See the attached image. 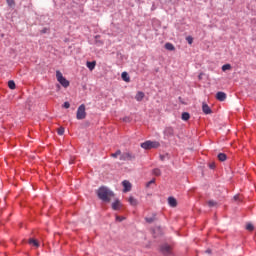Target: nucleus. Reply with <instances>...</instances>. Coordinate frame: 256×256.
<instances>
[{
    "label": "nucleus",
    "instance_id": "obj_1",
    "mask_svg": "<svg viewBox=\"0 0 256 256\" xmlns=\"http://www.w3.org/2000/svg\"><path fill=\"white\" fill-rule=\"evenodd\" d=\"M97 195L101 201H104L105 203H109L111 201V197H113V192L109 190L107 187H100L97 190Z\"/></svg>",
    "mask_w": 256,
    "mask_h": 256
},
{
    "label": "nucleus",
    "instance_id": "obj_2",
    "mask_svg": "<svg viewBox=\"0 0 256 256\" xmlns=\"http://www.w3.org/2000/svg\"><path fill=\"white\" fill-rule=\"evenodd\" d=\"M142 149H159L161 147V144L158 141H145L144 143L141 144Z\"/></svg>",
    "mask_w": 256,
    "mask_h": 256
},
{
    "label": "nucleus",
    "instance_id": "obj_3",
    "mask_svg": "<svg viewBox=\"0 0 256 256\" xmlns=\"http://www.w3.org/2000/svg\"><path fill=\"white\" fill-rule=\"evenodd\" d=\"M56 79L58 83L62 85V87H65V88L69 87L70 85L69 80H67V78L63 76V73H61V71H56Z\"/></svg>",
    "mask_w": 256,
    "mask_h": 256
},
{
    "label": "nucleus",
    "instance_id": "obj_4",
    "mask_svg": "<svg viewBox=\"0 0 256 256\" xmlns=\"http://www.w3.org/2000/svg\"><path fill=\"white\" fill-rule=\"evenodd\" d=\"M85 117H87V112H85V104H82L78 107L76 119L81 120L85 119Z\"/></svg>",
    "mask_w": 256,
    "mask_h": 256
},
{
    "label": "nucleus",
    "instance_id": "obj_5",
    "mask_svg": "<svg viewBox=\"0 0 256 256\" xmlns=\"http://www.w3.org/2000/svg\"><path fill=\"white\" fill-rule=\"evenodd\" d=\"M119 156H120V161L131 159V155L129 153H125L121 155V150H118L115 153L111 154V157H113L114 159H117Z\"/></svg>",
    "mask_w": 256,
    "mask_h": 256
},
{
    "label": "nucleus",
    "instance_id": "obj_6",
    "mask_svg": "<svg viewBox=\"0 0 256 256\" xmlns=\"http://www.w3.org/2000/svg\"><path fill=\"white\" fill-rule=\"evenodd\" d=\"M122 185H123V187H124V189H123V192L124 193H129V191H131V182H129V181H127V180H124L123 182H122Z\"/></svg>",
    "mask_w": 256,
    "mask_h": 256
},
{
    "label": "nucleus",
    "instance_id": "obj_7",
    "mask_svg": "<svg viewBox=\"0 0 256 256\" xmlns=\"http://www.w3.org/2000/svg\"><path fill=\"white\" fill-rule=\"evenodd\" d=\"M216 99H218V101H225V99H227V94L224 92H218L216 94Z\"/></svg>",
    "mask_w": 256,
    "mask_h": 256
},
{
    "label": "nucleus",
    "instance_id": "obj_8",
    "mask_svg": "<svg viewBox=\"0 0 256 256\" xmlns=\"http://www.w3.org/2000/svg\"><path fill=\"white\" fill-rule=\"evenodd\" d=\"M202 111L205 113V115H210L211 113V108L207 104L202 105Z\"/></svg>",
    "mask_w": 256,
    "mask_h": 256
},
{
    "label": "nucleus",
    "instance_id": "obj_9",
    "mask_svg": "<svg viewBox=\"0 0 256 256\" xmlns=\"http://www.w3.org/2000/svg\"><path fill=\"white\" fill-rule=\"evenodd\" d=\"M168 205H170V207H177V200L174 197H169Z\"/></svg>",
    "mask_w": 256,
    "mask_h": 256
},
{
    "label": "nucleus",
    "instance_id": "obj_10",
    "mask_svg": "<svg viewBox=\"0 0 256 256\" xmlns=\"http://www.w3.org/2000/svg\"><path fill=\"white\" fill-rule=\"evenodd\" d=\"M112 209L114 211H119V209H121V202H119V200H116L113 204H112Z\"/></svg>",
    "mask_w": 256,
    "mask_h": 256
},
{
    "label": "nucleus",
    "instance_id": "obj_11",
    "mask_svg": "<svg viewBox=\"0 0 256 256\" xmlns=\"http://www.w3.org/2000/svg\"><path fill=\"white\" fill-rule=\"evenodd\" d=\"M121 77L126 83H129V81H131V78L129 77V74L127 72H122Z\"/></svg>",
    "mask_w": 256,
    "mask_h": 256
},
{
    "label": "nucleus",
    "instance_id": "obj_12",
    "mask_svg": "<svg viewBox=\"0 0 256 256\" xmlns=\"http://www.w3.org/2000/svg\"><path fill=\"white\" fill-rule=\"evenodd\" d=\"M144 98H145V93L137 92V94L135 96L136 101H143Z\"/></svg>",
    "mask_w": 256,
    "mask_h": 256
},
{
    "label": "nucleus",
    "instance_id": "obj_13",
    "mask_svg": "<svg viewBox=\"0 0 256 256\" xmlns=\"http://www.w3.org/2000/svg\"><path fill=\"white\" fill-rule=\"evenodd\" d=\"M95 65H97V62H95V61L87 62V63H86V67H88V69H89L90 71H93V69H95Z\"/></svg>",
    "mask_w": 256,
    "mask_h": 256
},
{
    "label": "nucleus",
    "instance_id": "obj_14",
    "mask_svg": "<svg viewBox=\"0 0 256 256\" xmlns=\"http://www.w3.org/2000/svg\"><path fill=\"white\" fill-rule=\"evenodd\" d=\"M128 202H129L130 205H132L133 207H136V205L138 204L137 199H135L133 196H130V197H129Z\"/></svg>",
    "mask_w": 256,
    "mask_h": 256
},
{
    "label": "nucleus",
    "instance_id": "obj_15",
    "mask_svg": "<svg viewBox=\"0 0 256 256\" xmlns=\"http://www.w3.org/2000/svg\"><path fill=\"white\" fill-rule=\"evenodd\" d=\"M29 245H31L32 247H39V241H37V240H35V239H33V238H31L30 240H29Z\"/></svg>",
    "mask_w": 256,
    "mask_h": 256
},
{
    "label": "nucleus",
    "instance_id": "obj_16",
    "mask_svg": "<svg viewBox=\"0 0 256 256\" xmlns=\"http://www.w3.org/2000/svg\"><path fill=\"white\" fill-rule=\"evenodd\" d=\"M165 49H167L168 51H175V46H173V44L171 43H166Z\"/></svg>",
    "mask_w": 256,
    "mask_h": 256
},
{
    "label": "nucleus",
    "instance_id": "obj_17",
    "mask_svg": "<svg viewBox=\"0 0 256 256\" xmlns=\"http://www.w3.org/2000/svg\"><path fill=\"white\" fill-rule=\"evenodd\" d=\"M219 161H227V155L225 153L218 154Z\"/></svg>",
    "mask_w": 256,
    "mask_h": 256
},
{
    "label": "nucleus",
    "instance_id": "obj_18",
    "mask_svg": "<svg viewBox=\"0 0 256 256\" xmlns=\"http://www.w3.org/2000/svg\"><path fill=\"white\" fill-rule=\"evenodd\" d=\"M190 117L191 116L189 115V113H187V112L182 113V120L183 121H189Z\"/></svg>",
    "mask_w": 256,
    "mask_h": 256
},
{
    "label": "nucleus",
    "instance_id": "obj_19",
    "mask_svg": "<svg viewBox=\"0 0 256 256\" xmlns=\"http://www.w3.org/2000/svg\"><path fill=\"white\" fill-rule=\"evenodd\" d=\"M222 71H231V64H225L222 66Z\"/></svg>",
    "mask_w": 256,
    "mask_h": 256
},
{
    "label": "nucleus",
    "instance_id": "obj_20",
    "mask_svg": "<svg viewBox=\"0 0 256 256\" xmlns=\"http://www.w3.org/2000/svg\"><path fill=\"white\" fill-rule=\"evenodd\" d=\"M8 87H9V89H15V87H16L15 81H13V80L8 81Z\"/></svg>",
    "mask_w": 256,
    "mask_h": 256
},
{
    "label": "nucleus",
    "instance_id": "obj_21",
    "mask_svg": "<svg viewBox=\"0 0 256 256\" xmlns=\"http://www.w3.org/2000/svg\"><path fill=\"white\" fill-rule=\"evenodd\" d=\"M162 251L169 253L171 251V247H169V245H165L164 247H162Z\"/></svg>",
    "mask_w": 256,
    "mask_h": 256
},
{
    "label": "nucleus",
    "instance_id": "obj_22",
    "mask_svg": "<svg viewBox=\"0 0 256 256\" xmlns=\"http://www.w3.org/2000/svg\"><path fill=\"white\" fill-rule=\"evenodd\" d=\"M246 229H247V231H253V229H254L253 224L248 223V224L246 225Z\"/></svg>",
    "mask_w": 256,
    "mask_h": 256
},
{
    "label": "nucleus",
    "instance_id": "obj_23",
    "mask_svg": "<svg viewBox=\"0 0 256 256\" xmlns=\"http://www.w3.org/2000/svg\"><path fill=\"white\" fill-rule=\"evenodd\" d=\"M186 41L189 43V45H193V37L191 36L186 37Z\"/></svg>",
    "mask_w": 256,
    "mask_h": 256
},
{
    "label": "nucleus",
    "instance_id": "obj_24",
    "mask_svg": "<svg viewBox=\"0 0 256 256\" xmlns=\"http://www.w3.org/2000/svg\"><path fill=\"white\" fill-rule=\"evenodd\" d=\"M9 7H13L15 5V0H6Z\"/></svg>",
    "mask_w": 256,
    "mask_h": 256
},
{
    "label": "nucleus",
    "instance_id": "obj_25",
    "mask_svg": "<svg viewBox=\"0 0 256 256\" xmlns=\"http://www.w3.org/2000/svg\"><path fill=\"white\" fill-rule=\"evenodd\" d=\"M153 173H154V175H156L157 177H159V175H161V170H159V169H154V170H153Z\"/></svg>",
    "mask_w": 256,
    "mask_h": 256
},
{
    "label": "nucleus",
    "instance_id": "obj_26",
    "mask_svg": "<svg viewBox=\"0 0 256 256\" xmlns=\"http://www.w3.org/2000/svg\"><path fill=\"white\" fill-rule=\"evenodd\" d=\"M65 133V128L61 127L58 129V135H63Z\"/></svg>",
    "mask_w": 256,
    "mask_h": 256
},
{
    "label": "nucleus",
    "instance_id": "obj_27",
    "mask_svg": "<svg viewBox=\"0 0 256 256\" xmlns=\"http://www.w3.org/2000/svg\"><path fill=\"white\" fill-rule=\"evenodd\" d=\"M63 107H64V109H69L71 107V104H69V102H65L63 104Z\"/></svg>",
    "mask_w": 256,
    "mask_h": 256
},
{
    "label": "nucleus",
    "instance_id": "obj_28",
    "mask_svg": "<svg viewBox=\"0 0 256 256\" xmlns=\"http://www.w3.org/2000/svg\"><path fill=\"white\" fill-rule=\"evenodd\" d=\"M208 205L210 207H213V206L217 205V203H215V201L211 200V201L208 202Z\"/></svg>",
    "mask_w": 256,
    "mask_h": 256
},
{
    "label": "nucleus",
    "instance_id": "obj_29",
    "mask_svg": "<svg viewBox=\"0 0 256 256\" xmlns=\"http://www.w3.org/2000/svg\"><path fill=\"white\" fill-rule=\"evenodd\" d=\"M147 223H153L155 221V218H146Z\"/></svg>",
    "mask_w": 256,
    "mask_h": 256
},
{
    "label": "nucleus",
    "instance_id": "obj_30",
    "mask_svg": "<svg viewBox=\"0 0 256 256\" xmlns=\"http://www.w3.org/2000/svg\"><path fill=\"white\" fill-rule=\"evenodd\" d=\"M123 219H125V218H123V217H121V216H116V221L121 222V221H123Z\"/></svg>",
    "mask_w": 256,
    "mask_h": 256
},
{
    "label": "nucleus",
    "instance_id": "obj_31",
    "mask_svg": "<svg viewBox=\"0 0 256 256\" xmlns=\"http://www.w3.org/2000/svg\"><path fill=\"white\" fill-rule=\"evenodd\" d=\"M209 167H210V169H215V163H211V164L209 165Z\"/></svg>",
    "mask_w": 256,
    "mask_h": 256
},
{
    "label": "nucleus",
    "instance_id": "obj_32",
    "mask_svg": "<svg viewBox=\"0 0 256 256\" xmlns=\"http://www.w3.org/2000/svg\"><path fill=\"white\" fill-rule=\"evenodd\" d=\"M151 183H155V180H151L150 182H148V185H151Z\"/></svg>",
    "mask_w": 256,
    "mask_h": 256
},
{
    "label": "nucleus",
    "instance_id": "obj_33",
    "mask_svg": "<svg viewBox=\"0 0 256 256\" xmlns=\"http://www.w3.org/2000/svg\"><path fill=\"white\" fill-rule=\"evenodd\" d=\"M238 198H239V196H234V199H236V200H237Z\"/></svg>",
    "mask_w": 256,
    "mask_h": 256
}]
</instances>
